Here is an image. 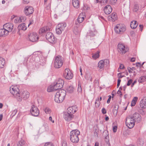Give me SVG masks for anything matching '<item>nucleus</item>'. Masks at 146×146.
<instances>
[{
  "label": "nucleus",
  "mask_w": 146,
  "mask_h": 146,
  "mask_svg": "<svg viewBox=\"0 0 146 146\" xmlns=\"http://www.w3.org/2000/svg\"><path fill=\"white\" fill-rule=\"evenodd\" d=\"M116 92L115 90H113L112 92L111 93V95L112 96V100H113V97L115 96V95H116Z\"/></svg>",
  "instance_id": "obj_50"
},
{
  "label": "nucleus",
  "mask_w": 146,
  "mask_h": 146,
  "mask_svg": "<svg viewBox=\"0 0 146 146\" xmlns=\"http://www.w3.org/2000/svg\"><path fill=\"white\" fill-rule=\"evenodd\" d=\"M46 39L51 43H53L55 41L54 37L52 33L47 32L46 35Z\"/></svg>",
  "instance_id": "obj_13"
},
{
  "label": "nucleus",
  "mask_w": 146,
  "mask_h": 146,
  "mask_svg": "<svg viewBox=\"0 0 146 146\" xmlns=\"http://www.w3.org/2000/svg\"><path fill=\"white\" fill-rule=\"evenodd\" d=\"M66 26V23H65L59 24L56 28V33L58 35L61 34L62 32L64 31Z\"/></svg>",
  "instance_id": "obj_6"
},
{
  "label": "nucleus",
  "mask_w": 146,
  "mask_h": 146,
  "mask_svg": "<svg viewBox=\"0 0 146 146\" xmlns=\"http://www.w3.org/2000/svg\"><path fill=\"white\" fill-rule=\"evenodd\" d=\"M29 2V0H23V2L24 4H27Z\"/></svg>",
  "instance_id": "obj_52"
},
{
  "label": "nucleus",
  "mask_w": 146,
  "mask_h": 146,
  "mask_svg": "<svg viewBox=\"0 0 146 146\" xmlns=\"http://www.w3.org/2000/svg\"><path fill=\"white\" fill-rule=\"evenodd\" d=\"M139 26L140 28V29H141L140 31H142L143 28V25H140Z\"/></svg>",
  "instance_id": "obj_56"
},
{
  "label": "nucleus",
  "mask_w": 146,
  "mask_h": 146,
  "mask_svg": "<svg viewBox=\"0 0 146 146\" xmlns=\"http://www.w3.org/2000/svg\"><path fill=\"white\" fill-rule=\"evenodd\" d=\"M77 110V108L76 106H73L68 108L67 110V113L73 114Z\"/></svg>",
  "instance_id": "obj_17"
},
{
  "label": "nucleus",
  "mask_w": 146,
  "mask_h": 146,
  "mask_svg": "<svg viewBox=\"0 0 146 146\" xmlns=\"http://www.w3.org/2000/svg\"><path fill=\"white\" fill-rule=\"evenodd\" d=\"M121 73H120L118 74H117L118 76H119L118 77L119 78H122L123 77V76H122L121 75Z\"/></svg>",
  "instance_id": "obj_57"
},
{
  "label": "nucleus",
  "mask_w": 146,
  "mask_h": 146,
  "mask_svg": "<svg viewBox=\"0 0 146 146\" xmlns=\"http://www.w3.org/2000/svg\"><path fill=\"white\" fill-rule=\"evenodd\" d=\"M95 104L96 107H98L100 105V101H96Z\"/></svg>",
  "instance_id": "obj_45"
},
{
  "label": "nucleus",
  "mask_w": 146,
  "mask_h": 146,
  "mask_svg": "<svg viewBox=\"0 0 146 146\" xmlns=\"http://www.w3.org/2000/svg\"><path fill=\"white\" fill-rule=\"evenodd\" d=\"M64 76L65 78L68 80L72 79L73 76V73L68 68L65 69L64 73Z\"/></svg>",
  "instance_id": "obj_9"
},
{
  "label": "nucleus",
  "mask_w": 146,
  "mask_h": 146,
  "mask_svg": "<svg viewBox=\"0 0 146 146\" xmlns=\"http://www.w3.org/2000/svg\"><path fill=\"white\" fill-rule=\"evenodd\" d=\"M74 115L72 114H70L67 112H65L64 114L63 117L67 121H70L72 120L74 118Z\"/></svg>",
  "instance_id": "obj_14"
},
{
  "label": "nucleus",
  "mask_w": 146,
  "mask_h": 146,
  "mask_svg": "<svg viewBox=\"0 0 146 146\" xmlns=\"http://www.w3.org/2000/svg\"><path fill=\"white\" fill-rule=\"evenodd\" d=\"M104 133H105L106 135L104 136V139H107V140H109V136H108V132L107 131H104Z\"/></svg>",
  "instance_id": "obj_35"
},
{
  "label": "nucleus",
  "mask_w": 146,
  "mask_h": 146,
  "mask_svg": "<svg viewBox=\"0 0 146 146\" xmlns=\"http://www.w3.org/2000/svg\"><path fill=\"white\" fill-rule=\"evenodd\" d=\"M30 112L31 115L34 116H37L39 113L38 109L37 107L34 105L32 106L30 110Z\"/></svg>",
  "instance_id": "obj_8"
},
{
  "label": "nucleus",
  "mask_w": 146,
  "mask_h": 146,
  "mask_svg": "<svg viewBox=\"0 0 146 146\" xmlns=\"http://www.w3.org/2000/svg\"><path fill=\"white\" fill-rule=\"evenodd\" d=\"M88 34L89 35L93 37L95 35L94 32L92 31H90Z\"/></svg>",
  "instance_id": "obj_42"
},
{
  "label": "nucleus",
  "mask_w": 146,
  "mask_h": 146,
  "mask_svg": "<svg viewBox=\"0 0 146 146\" xmlns=\"http://www.w3.org/2000/svg\"><path fill=\"white\" fill-rule=\"evenodd\" d=\"M19 18H20V21H21V22L24 21L26 19V17L25 16H21Z\"/></svg>",
  "instance_id": "obj_43"
},
{
  "label": "nucleus",
  "mask_w": 146,
  "mask_h": 146,
  "mask_svg": "<svg viewBox=\"0 0 146 146\" xmlns=\"http://www.w3.org/2000/svg\"><path fill=\"white\" fill-rule=\"evenodd\" d=\"M128 50V49L125 48V46L122 44H119L118 45V50L121 54H125Z\"/></svg>",
  "instance_id": "obj_10"
},
{
  "label": "nucleus",
  "mask_w": 146,
  "mask_h": 146,
  "mask_svg": "<svg viewBox=\"0 0 146 146\" xmlns=\"http://www.w3.org/2000/svg\"><path fill=\"white\" fill-rule=\"evenodd\" d=\"M86 80H90V81L92 82V77L91 76L90 74H87L86 77Z\"/></svg>",
  "instance_id": "obj_37"
},
{
  "label": "nucleus",
  "mask_w": 146,
  "mask_h": 146,
  "mask_svg": "<svg viewBox=\"0 0 146 146\" xmlns=\"http://www.w3.org/2000/svg\"><path fill=\"white\" fill-rule=\"evenodd\" d=\"M103 100H107L108 98L107 96H103L102 97Z\"/></svg>",
  "instance_id": "obj_62"
},
{
  "label": "nucleus",
  "mask_w": 146,
  "mask_h": 146,
  "mask_svg": "<svg viewBox=\"0 0 146 146\" xmlns=\"http://www.w3.org/2000/svg\"><path fill=\"white\" fill-rule=\"evenodd\" d=\"M115 32L117 34L123 33L126 30L125 26L123 24H117L115 27Z\"/></svg>",
  "instance_id": "obj_4"
},
{
  "label": "nucleus",
  "mask_w": 146,
  "mask_h": 146,
  "mask_svg": "<svg viewBox=\"0 0 146 146\" xmlns=\"http://www.w3.org/2000/svg\"><path fill=\"white\" fill-rule=\"evenodd\" d=\"M117 94L119 95L120 96L122 95V94L121 91L119 90L117 91Z\"/></svg>",
  "instance_id": "obj_55"
},
{
  "label": "nucleus",
  "mask_w": 146,
  "mask_h": 146,
  "mask_svg": "<svg viewBox=\"0 0 146 146\" xmlns=\"http://www.w3.org/2000/svg\"><path fill=\"white\" fill-rule=\"evenodd\" d=\"M29 96V93L27 91H24L22 93L21 96V100L19 99L18 100H22V98L23 100H27Z\"/></svg>",
  "instance_id": "obj_19"
},
{
  "label": "nucleus",
  "mask_w": 146,
  "mask_h": 146,
  "mask_svg": "<svg viewBox=\"0 0 146 146\" xmlns=\"http://www.w3.org/2000/svg\"><path fill=\"white\" fill-rule=\"evenodd\" d=\"M99 53L100 52L99 51H97L96 53H95L93 55L92 57L95 59H96L99 57Z\"/></svg>",
  "instance_id": "obj_34"
},
{
  "label": "nucleus",
  "mask_w": 146,
  "mask_h": 146,
  "mask_svg": "<svg viewBox=\"0 0 146 146\" xmlns=\"http://www.w3.org/2000/svg\"><path fill=\"white\" fill-rule=\"evenodd\" d=\"M20 20V18L19 17H18L14 19V21L15 23H19L21 22V21Z\"/></svg>",
  "instance_id": "obj_39"
},
{
  "label": "nucleus",
  "mask_w": 146,
  "mask_h": 146,
  "mask_svg": "<svg viewBox=\"0 0 146 146\" xmlns=\"http://www.w3.org/2000/svg\"><path fill=\"white\" fill-rule=\"evenodd\" d=\"M138 98L137 97H134L132 100H137Z\"/></svg>",
  "instance_id": "obj_64"
},
{
  "label": "nucleus",
  "mask_w": 146,
  "mask_h": 146,
  "mask_svg": "<svg viewBox=\"0 0 146 146\" xmlns=\"http://www.w3.org/2000/svg\"><path fill=\"white\" fill-rule=\"evenodd\" d=\"M80 134V132L77 129L72 130L70 133V139L72 142L76 143L78 142L79 138L78 136Z\"/></svg>",
  "instance_id": "obj_2"
},
{
  "label": "nucleus",
  "mask_w": 146,
  "mask_h": 146,
  "mask_svg": "<svg viewBox=\"0 0 146 146\" xmlns=\"http://www.w3.org/2000/svg\"><path fill=\"white\" fill-rule=\"evenodd\" d=\"M124 68V65L122 64H121L119 66V68L120 69H123Z\"/></svg>",
  "instance_id": "obj_54"
},
{
  "label": "nucleus",
  "mask_w": 146,
  "mask_h": 146,
  "mask_svg": "<svg viewBox=\"0 0 146 146\" xmlns=\"http://www.w3.org/2000/svg\"><path fill=\"white\" fill-rule=\"evenodd\" d=\"M108 18L109 21H111L112 22H114L117 20V16L116 13H113L110 16H108Z\"/></svg>",
  "instance_id": "obj_20"
},
{
  "label": "nucleus",
  "mask_w": 146,
  "mask_h": 146,
  "mask_svg": "<svg viewBox=\"0 0 146 146\" xmlns=\"http://www.w3.org/2000/svg\"><path fill=\"white\" fill-rule=\"evenodd\" d=\"M47 91L48 92L55 91L54 85L53 86L50 85L48 87L47 89Z\"/></svg>",
  "instance_id": "obj_31"
},
{
  "label": "nucleus",
  "mask_w": 146,
  "mask_h": 146,
  "mask_svg": "<svg viewBox=\"0 0 146 146\" xmlns=\"http://www.w3.org/2000/svg\"><path fill=\"white\" fill-rule=\"evenodd\" d=\"M63 60L62 57L60 56H56L54 61V66L57 68H60L63 64Z\"/></svg>",
  "instance_id": "obj_5"
},
{
  "label": "nucleus",
  "mask_w": 146,
  "mask_h": 146,
  "mask_svg": "<svg viewBox=\"0 0 146 146\" xmlns=\"http://www.w3.org/2000/svg\"><path fill=\"white\" fill-rule=\"evenodd\" d=\"M72 4L73 7L76 8L79 7L80 3L78 0H72Z\"/></svg>",
  "instance_id": "obj_22"
},
{
  "label": "nucleus",
  "mask_w": 146,
  "mask_h": 146,
  "mask_svg": "<svg viewBox=\"0 0 146 146\" xmlns=\"http://www.w3.org/2000/svg\"><path fill=\"white\" fill-rule=\"evenodd\" d=\"M44 110L46 113L50 114L51 112V110L48 107H46L44 109Z\"/></svg>",
  "instance_id": "obj_36"
},
{
  "label": "nucleus",
  "mask_w": 146,
  "mask_h": 146,
  "mask_svg": "<svg viewBox=\"0 0 146 146\" xmlns=\"http://www.w3.org/2000/svg\"><path fill=\"white\" fill-rule=\"evenodd\" d=\"M132 80L131 79H130L128 81L127 83V86H129L131 84L132 82Z\"/></svg>",
  "instance_id": "obj_46"
},
{
  "label": "nucleus",
  "mask_w": 146,
  "mask_h": 146,
  "mask_svg": "<svg viewBox=\"0 0 146 146\" xmlns=\"http://www.w3.org/2000/svg\"><path fill=\"white\" fill-rule=\"evenodd\" d=\"M45 5V9L47 10H50L51 6L50 3H49L47 5L46 4V5Z\"/></svg>",
  "instance_id": "obj_38"
},
{
  "label": "nucleus",
  "mask_w": 146,
  "mask_h": 146,
  "mask_svg": "<svg viewBox=\"0 0 146 146\" xmlns=\"http://www.w3.org/2000/svg\"><path fill=\"white\" fill-rule=\"evenodd\" d=\"M24 9L25 14L27 16L32 14L34 11L33 8L31 6H26Z\"/></svg>",
  "instance_id": "obj_16"
},
{
  "label": "nucleus",
  "mask_w": 146,
  "mask_h": 146,
  "mask_svg": "<svg viewBox=\"0 0 146 146\" xmlns=\"http://www.w3.org/2000/svg\"><path fill=\"white\" fill-rule=\"evenodd\" d=\"M112 9L110 5L106 6L104 8V11L106 15H108L111 13Z\"/></svg>",
  "instance_id": "obj_18"
},
{
  "label": "nucleus",
  "mask_w": 146,
  "mask_h": 146,
  "mask_svg": "<svg viewBox=\"0 0 146 146\" xmlns=\"http://www.w3.org/2000/svg\"><path fill=\"white\" fill-rule=\"evenodd\" d=\"M98 18H99V19H102L103 20H104L105 19H104V17H103L102 16H101V15H99L98 16Z\"/></svg>",
  "instance_id": "obj_53"
},
{
  "label": "nucleus",
  "mask_w": 146,
  "mask_h": 146,
  "mask_svg": "<svg viewBox=\"0 0 146 146\" xmlns=\"http://www.w3.org/2000/svg\"><path fill=\"white\" fill-rule=\"evenodd\" d=\"M130 61L132 62H134L135 61V58H131Z\"/></svg>",
  "instance_id": "obj_60"
},
{
  "label": "nucleus",
  "mask_w": 146,
  "mask_h": 146,
  "mask_svg": "<svg viewBox=\"0 0 146 146\" xmlns=\"http://www.w3.org/2000/svg\"><path fill=\"white\" fill-rule=\"evenodd\" d=\"M146 80V76H141L139 79L138 81L139 82L142 83Z\"/></svg>",
  "instance_id": "obj_32"
},
{
  "label": "nucleus",
  "mask_w": 146,
  "mask_h": 146,
  "mask_svg": "<svg viewBox=\"0 0 146 146\" xmlns=\"http://www.w3.org/2000/svg\"><path fill=\"white\" fill-rule=\"evenodd\" d=\"M84 18L83 13L80 14L77 19L78 23H82L84 19Z\"/></svg>",
  "instance_id": "obj_25"
},
{
  "label": "nucleus",
  "mask_w": 146,
  "mask_h": 146,
  "mask_svg": "<svg viewBox=\"0 0 146 146\" xmlns=\"http://www.w3.org/2000/svg\"><path fill=\"white\" fill-rule=\"evenodd\" d=\"M140 105L141 108L143 109L146 108V101H140Z\"/></svg>",
  "instance_id": "obj_30"
},
{
  "label": "nucleus",
  "mask_w": 146,
  "mask_h": 146,
  "mask_svg": "<svg viewBox=\"0 0 146 146\" xmlns=\"http://www.w3.org/2000/svg\"><path fill=\"white\" fill-rule=\"evenodd\" d=\"M89 9V8L88 7H86V6L85 5L84 6V7H83V9L84 10H87Z\"/></svg>",
  "instance_id": "obj_59"
},
{
  "label": "nucleus",
  "mask_w": 146,
  "mask_h": 146,
  "mask_svg": "<svg viewBox=\"0 0 146 146\" xmlns=\"http://www.w3.org/2000/svg\"><path fill=\"white\" fill-rule=\"evenodd\" d=\"M49 29V28L48 27H43L40 29L39 33L40 34V33H44L48 31Z\"/></svg>",
  "instance_id": "obj_23"
},
{
  "label": "nucleus",
  "mask_w": 146,
  "mask_h": 146,
  "mask_svg": "<svg viewBox=\"0 0 146 146\" xmlns=\"http://www.w3.org/2000/svg\"><path fill=\"white\" fill-rule=\"evenodd\" d=\"M25 144V141L23 140L19 141L17 144V146H23Z\"/></svg>",
  "instance_id": "obj_33"
},
{
  "label": "nucleus",
  "mask_w": 146,
  "mask_h": 146,
  "mask_svg": "<svg viewBox=\"0 0 146 146\" xmlns=\"http://www.w3.org/2000/svg\"><path fill=\"white\" fill-rule=\"evenodd\" d=\"M131 118L130 117H127L125 121L126 125L129 129H131L133 127L135 122L133 119Z\"/></svg>",
  "instance_id": "obj_7"
},
{
  "label": "nucleus",
  "mask_w": 146,
  "mask_h": 146,
  "mask_svg": "<svg viewBox=\"0 0 146 146\" xmlns=\"http://www.w3.org/2000/svg\"><path fill=\"white\" fill-rule=\"evenodd\" d=\"M74 89V88L72 86H69L67 88L66 92L69 93H72L73 92Z\"/></svg>",
  "instance_id": "obj_28"
},
{
  "label": "nucleus",
  "mask_w": 146,
  "mask_h": 146,
  "mask_svg": "<svg viewBox=\"0 0 146 146\" xmlns=\"http://www.w3.org/2000/svg\"><path fill=\"white\" fill-rule=\"evenodd\" d=\"M64 84V81L61 79H59L56 82H54L53 85L55 91L60 90L56 92L54 100H63L64 99L66 92L60 90L63 87Z\"/></svg>",
  "instance_id": "obj_1"
},
{
  "label": "nucleus",
  "mask_w": 146,
  "mask_h": 146,
  "mask_svg": "<svg viewBox=\"0 0 146 146\" xmlns=\"http://www.w3.org/2000/svg\"><path fill=\"white\" fill-rule=\"evenodd\" d=\"M17 112V109H15L13 111L11 114V115L12 116V117H13L16 114Z\"/></svg>",
  "instance_id": "obj_41"
},
{
  "label": "nucleus",
  "mask_w": 146,
  "mask_h": 146,
  "mask_svg": "<svg viewBox=\"0 0 146 146\" xmlns=\"http://www.w3.org/2000/svg\"><path fill=\"white\" fill-rule=\"evenodd\" d=\"M136 82V81H134L133 82L132 84L131 85V87H133L134 84Z\"/></svg>",
  "instance_id": "obj_63"
},
{
  "label": "nucleus",
  "mask_w": 146,
  "mask_h": 146,
  "mask_svg": "<svg viewBox=\"0 0 146 146\" xmlns=\"http://www.w3.org/2000/svg\"><path fill=\"white\" fill-rule=\"evenodd\" d=\"M108 0H101V2L103 3H106L108 2Z\"/></svg>",
  "instance_id": "obj_58"
},
{
  "label": "nucleus",
  "mask_w": 146,
  "mask_h": 146,
  "mask_svg": "<svg viewBox=\"0 0 146 146\" xmlns=\"http://www.w3.org/2000/svg\"><path fill=\"white\" fill-rule=\"evenodd\" d=\"M130 117L131 118V119H133V120L137 123H139L141 120V115L137 113H135Z\"/></svg>",
  "instance_id": "obj_11"
},
{
  "label": "nucleus",
  "mask_w": 146,
  "mask_h": 146,
  "mask_svg": "<svg viewBox=\"0 0 146 146\" xmlns=\"http://www.w3.org/2000/svg\"><path fill=\"white\" fill-rule=\"evenodd\" d=\"M8 34V31L3 28L0 29V37L4 36Z\"/></svg>",
  "instance_id": "obj_21"
},
{
  "label": "nucleus",
  "mask_w": 146,
  "mask_h": 146,
  "mask_svg": "<svg viewBox=\"0 0 146 146\" xmlns=\"http://www.w3.org/2000/svg\"><path fill=\"white\" fill-rule=\"evenodd\" d=\"M44 146H54L53 144L51 142H46L45 143Z\"/></svg>",
  "instance_id": "obj_40"
},
{
  "label": "nucleus",
  "mask_w": 146,
  "mask_h": 146,
  "mask_svg": "<svg viewBox=\"0 0 146 146\" xmlns=\"http://www.w3.org/2000/svg\"><path fill=\"white\" fill-rule=\"evenodd\" d=\"M138 7L137 6L135 5L133 9V11L134 12H136L138 11Z\"/></svg>",
  "instance_id": "obj_47"
},
{
  "label": "nucleus",
  "mask_w": 146,
  "mask_h": 146,
  "mask_svg": "<svg viewBox=\"0 0 146 146\" xmlns=\"http://www.w3.org/2000/svg\"><path fill=\"white\" fill-rule=\"evenodd\" d=\"M102 113L105 114L106 113V111L104 108H103L102 109Z\"/></svg>",
  "instance_id": "obj_48"
},
{
  "label": "nucleus",
  "mask_w": 146,
  "mask_h": 146,
  "mask_svg": "<svg viewBox=\"0 0 146 146\" xmlns=\"http://www.w3.org/2000/svg\"><path fill=\"white\" fill-rule=\"evenodd\" d=\"M10 91L11 93L17 99L21 100L19 90L17 86H12L10 87Z\"/></svg>",
  "instance_id": "obj_3"
},
{
  "label": "nucleus",
  "mask_w": 146,
  "mask_h": 146,
  "mask_svg": "<svg viewBox=\"0 0 146 146\" xmlns=\"http://www.w3.org/2000/svg\"><path fill=\"white\" fill-rule=\"evenodd\" d=\"M105 61L103 60H100L98 64V67L100 69L102 68L104 66Z\"/></svg>",
  "instance_id": "obj_29"
},
{
  "label": "nucleus",
  "mask_w": 146,
  "mask_h": 146,
  "mask_svg": "<svg viewBox=\"0 0 146 146\" xmlns=\"http://www.w3.org/2000/svg\"><path fill=\"white\" fill-rule=\"evenodd\" d=\"M107 97H108L109 98H108V99H107V100H110L111 99V96L110 95H109Z\"/></svg>",
  "instance_id": "obj_61"
},
{
  "label": "nucleus",
  "mask_w": 146,
  "mask_h": 146,
  "mask_svg": "<svg viewBox=\"0 0 146 146\" xmlns=\"http://www.w3.org/2000/svg\"><path fill=\"white\" fill-rule=\"evenodd\" d=\"M3 28L5 30H7L8 33L12 31L13 28V24L10 23H6L3 25Z\"/></svg>",
  "instance_id": "obj_15"
},
{
  "label": "nucleus",
  "mask_w": 146,
  "mask_h": 146,
  "mask_svg": "<svg viewBox=\"0 0 146 146\" xmlns=\"http://www.w3.org/2000/svg\"><path fill=\"white\" fill-rule=\"evenodd\" d=\"M28 38L30 41L33 42L37 41L39 38L37 34L35 33H30L29 35Z\"/></svg>",
  "instance_id": "obj_12"
},
{
  "label": "nucleus",
  "mask_w": 146,
  "mask_h": 146,
  "mask_svg": "<svg viewBox=\"0 0 146 146\" xmlns=\"http://www.w3.org/2000/svg\"><path fill=\"white\" fill-rule=\"evenodd\" d=\"M137 101H132L131 106H135V104L136 103Z\"/></svg>",
  "instance_id": "obj_49"
},
{
  "label": "nucleus",
  "mask_w": 146,
  "mask_h": 146,
  "mask_svg": "<svg viewBox=\"0 0 146 146\" xmlns=\"http://www.w3.org/2000/svg\"><path fill=\"white\" fill-rule=\"evenodd\" d=\"M78 92H81L82 91V88L80 85H79V84L78 85Z\"/></svg>",
  "instance_id": "obj_44"
},
{
  "label": "nucleus",
  "mask_w": 146,
  "mask_h": 146,
  "mask_svg": "<svg viewBox=\"0 0 146 146\" xmlns=\"http://www.w3.org/2000/svg\"><path fill=\"white\" fill-rule=\"evenodd\" d=\"M137 25L138 24L137 23V21H132L130 24L131 28L133 29H135Z\"/></svg>",
  "instance_id": "obj_26"
},
{
  "label": "nucleus",
  "mask_w": 146,
  "mask_h": 146,
  "mask_svg": "<svg viewBox=\"0 0 146 146\" xmlns=\"http://www.w3.org/2000/svg\"><path fill=\"white\" fill-rule=\"evenodd\" d=\"M5 64V60L4 58L0 57V68H3Z\"/></svg>",
  "instance_id": "obj_27"
},
{
  "label": "nucleus",
  "mask_w": 146,
  "mask_h": 146,
  "mask_svg": "<svg viewBox=\"0 0 146 146\" xmlns=\"http://www.w3.org/2000/svg\"><path fill=\"white\" fill-rule=\"evenodd\" d=\"M18 28L19 30H26L27 27L25 26V23L19 25L18 27Z\"/></svg>",
  "instance_id": "obj_24"
},
{
  "label": "nucleus",
  "mask_w": 146,
  "mask_h": 146,
  "mask_svg": "<svg viewBox=\"0 0 146 146\" xmlns=\"http://www.w3.org/2000/svg\"><path fill=\"white\" fill-rule=\"evenodd\" d=\"M117 126H114L113 127V132L114 133L116 132L117 130Z\"/></svg>",
  "instance_id": "obj_51"
}]
</instances>
